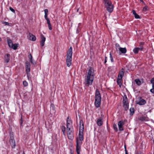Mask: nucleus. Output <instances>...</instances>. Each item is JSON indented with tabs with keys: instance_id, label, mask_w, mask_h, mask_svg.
<instances>
[{
	"instance_id": "4c0bfd02",
	"label": "nucleus",
	"mask_w": 154,
	"mask_h": 154,
	"mask_svg": "<svg viewBox=\"0 0 154 154\" xmlns=\"http://www.w3.org/2000/svg\"><path fill=\"white\" fill-rule=\"evenodd\" d=\"M152 88L150 90V91L153 93H154V85H152Z\"/></svg>"
},
{
	"instance_id": "bb28decb",
	"label": "nucleus",
	"mask_w": 154,
	"mask_h": 154,
	"mask_svg": "<svg viewBox=\"0 0 154 154\" xmlns=\"http://www.w3.org/2000/svg\"><path fill=\"white\" fill-rule=\"evenodd\" d=\"M14 140V135L12 133L10 132V140L9 141H10L11 140Z\"/></svg>"
},
{
	"instance_id": "4468645a",
	"label": "nucleus",
	"mask_w": 154,
	"mask_h": 154,
	"mask_svg": "<svg viewBox=\"0 0 154 154\" xmlns=\"http://www.w3.org/2000/svg\"><path fill=\"white\" fill-rule=\"evenodd\" d=\"M124 124V122L123 121H120L118 123V125L119 130L122 131L123 130V126Z\"/></svg>"
},
{
	"instance_id": "5701e85b",
	"label": "nucleus",
	"mask_w": 154,
	"mask_h": 154,
	"mask_svg": "<svg viewBox=\"0 0 154 154\" xmlns=\"http://www.w3.org/2000/svg\"><path fill=\"white\" fill-rule=\"evenodd\" d=\"M44 12L45 13V17L46 20L49 19L48 17V11L47 9H45L44 10Z\"/></svg>"
},
{
	"instance_id": "c85d7f7f",
	"label": "nucleus",
	"mask_w": 154,
	"mask_h": 154,
	"mask_svg": "<svg viewBox=\"0 0 154 154\" xmlns=\"http://www.w3.org/2000/svg\"><path fill=\"white\" fill-rule=\"evenodd\" d=\"M18 44H13V46L12 47H11V48H12L14 50H16L17 49V47H18Z\"/></svg>"
},
{
	"instance_id": "f3484780",
	"label": "nucleus",
	"mask_w": 154,
	"mask_h": 154,
	"mask_svg": "<svg viewBox=\"0 0 154 154\" xmlns=\"http://www.w3.org/2000/svg\"><path fill=\"white\" fill-rule=\"evenodd\" d=\"M79 127V130H81L82 131H83V130L84 129V124L83 121L82 120H80V121Z\"/></svg>"
},
{
	"instance_id": "f8f14e48",
	"label": "nucleus",
	"mask_w": 154,
	"mask_h": 154,
	"mask_svg": "<svg viewBox=\"0 0 154 154\" xmlns=\"http://www.w3.org/2000/svg\"><path fill=\"white\" fill-rule=\"evenodd\" d=\"M41 41H40L41 45L42 47L44 45L45 42V41L46 38L42 34L41 35Z\"/></svg>"
},
{
	"instance_id": "2eb2a0df",
	"label": "nucleus",
	"mask_w": 154,
	"mask_h": 154,
	"mask_svg": "<svg viewBox=\"0 0 154 154\" xmlns=\"http://www.w3.org/2000/svg\"><path fill=\"white\" fill-rule=\"evenodd\" d=\"M10 55L9 54H7L5 56V62L8 63L10 60Z\"/></svg>"
},
{
	"instance_id": "58836bf2",
	"label": "nucleus",
	"mask_w": 154,
	"mask_h": 154,
	"mask_svg": "<svg viewBox=\"0 0 154 154\" xmlns=\"http://www.w3.org/2000/svg\"><path fill=\"white\" fill-rule=\"evenodd\" d=\"M9 9L12 11V12H13V13H15V10H14V9H13L11 7H10L9 8Z\"/></svg>"
},
{
	"instance_id": "7ed1b4c3",
	"label": "nucleus",
	"mask_w": 154,
	"mask_h": 154,
	"mask_svg": "<svg viewBox=\"0 0 154 154\" xmlns=\"http://www.w3.org/2000/svg\"><path fill=\"white\" fill-rule=\"evenodd\" d=\"M95 99L94 103L95 106L97 107H98L100 104L101 98L100 93L98 89L96 91Z\"/></svg>"
},
{
	"instance_id": "1a4fd4ad",
	"label": "nucleus",
	"mask_w": 154,
	"mask_h": 154,
	"mask_svg": "<svg viewBox=\"0 0 154 154\" xmlns=\"http://www.w3.org/2000/svg\"><path fill=\"white\" fill-rule=\"evenodd\" d=\"M86 76L91 77H94V70L93 68H91L88 70V74Z\"/></svg>"
},
{
	"instance_id": "9b49d317",
	"label": "nucleus",
	"mask_w": 154,
	"mask_h": 154,
	"mask_svg": "<svg viewBox=\"0 0 154 154\" xmlns=\"http://www.w3.org/2000/svg\"><path fill=\"white\" fill-rule=\"evenodd\" d=\"M30 65L29 63L28 62H26V72L27 74L30 71Z\"/></svg>"
},
{
	"instance_id": "cd10ccee",
	"label": "nucleus",
	"mask_w": 154,
	"mask_h": 154,
	"mask_svg": "<svg viewBox=\"0 0 154 154\" xmlns=\"http://www.w3.org/2000/svg\"><path fill=\"white\" fill-rule=\"evenodd\" d=\"M135 81L136 84L138 85H140L141 84V82L139 79H136Z\"/></svg>"
},
{
	"instance_id": "4be33fe9",
	"label": "nucleus",
	"mask_w": 154,
	"mask_h": 154,
	"mask_svg": "<svg viewBox=\"0 0 154 154\" xmlns=\"http://www.w3.org/2000/svg\"><path fill=\"white\" fill-rule=\"evenodd\" d=\"M97 123L98 126H100L102 125V123H103V122L101 119H98L97 120Z\"/></svg>"
},
{
	"instance_id": "423d86ee",
	"label": "nucleus",
	"mask_w": 154,
	"mask_h": 154,
	"mask_svg": "<svg viewBox=\"0 0 154 154\" xmlns=\"http://www.w3.org/2000/svg\"><path fill=\"white\" fill-rule=\"evenodd\" d=\"M94 79V77L86 76L85 78V84L88 86L91 85L92 84Z\"/></svg>"
},
{
	"instance_id": "09e8293b",
	"label": "nucleus",
	"mask_w": 154,
	"mask_h": 154,
	"mask_svg": "<svg viewBox=\"0 0 154 154\" xmlns=\"http://www.w3.org/2000/svg\"><path fill=\"white\" fill-rule=\"evenodd\" d=\"M1 41V38L0 37V41Z\"/></svg>"
},
{
	"instance_id": "20e7f679",
	"label": "nucleus",
	"mask_w": 154,
	"mask_h": 154,
	"mask_svg": "<svg viewBox=\"0 0 154 154\" xmlns=\"http://www.w3.org/2000/svg\"><path fill=\"white\" fill-rule=\"evenodd\" d=\"M103 3L106 10L109 13L112 12L113 9V6L110 0H103Z\"/></svg>"
},
{
	"instance_id": "393cba45",
	"label": "nucleus",
	"mask_w": 154,
	"mask_h": 154,
	"mask_svg": "<svg viewBox=\"0 0 154 154\" xmlns=\"http://www.w3.org/2000/svg\"><path fill=\"white\" fill-rule=\"evenodd\" d=\"M66 127L64 126H62L61 127V130L63 132V134L64 135H66Z\"/></svg>"
},
{
	"instance_id": "ddd939ff",
	"label": "nucleus",
	"mask_w": 154,
	"mask_h": 154,
	"mask_svg": "<svg viewBox=\"0 0 154 154\" xmlns=\"http://www.w3.org/2000/svg\"><path fill=\"white\" fill-rule=\"evenodd\" d=\"M78 139L79 141L82 140L83 139V131L81 130H79V137L77 138Z\"/></svg>"
},
{
	"instance_id": "ea45409f",
	"label": "nucleus",
	"mask_w": 154,
	"mask_h": 154,
	"mask_svg": "<svg viewBox=\"0 0 154 154\" xmlns=\"http://www.w3.org/2000/svg\"><path fill=\"white\" fill-rule=\"evenodd\" d=\"M151 82L152 84V85H154V78H152L151 80Z\"/></svg>"
},
{
	"instance_id": "b1692460",
	"label": "nucleus",
	"mask_w": 154,
	"mask_h": 154,
	"mask_svg": "<svg viewBox=\"0 0 154 154\" xmlns=\"http://www.w3.org/2000/svg\"><path fill=\"white\" fill-rule=\"evenodd\" d=\"M47 22V23L48 24V27L49 29L50 30H51L52 29L51 26V24L50 22L49 19L46 20Z\"/></svg>"
},
{
	"instance_id": "aec40b11",
	"label": "nucleus",
	"mask_w": 154,
	"mask_h": 154,
	"mask_svg": "<svg viewBox=\"0 0 154 154\" xmlns=\"http://www.w3.org/2000/svg\"><path fill=\"white\" fill-rule=\"evenodd\" d=\"M10 144L11 145L12 147V148H14L15 146V140H11V141H9Z\"/></svg>"
},
{
	"instance_id": "f03ea898",
	"label": "nucleus",
	"mask_w": 154,
	"mask_h": 154,
	"mask_svg": "<svg viewBox=\"0 0 154 154\" xmlns=\"http://www.w3.org/2000/svg\"><path fill=\"white\" fill-rule=\"evenodd\" d=\"M72 54V47H70L66 55V63L68 67H69L71 64Z\"/></svg>"
},
{
	"instance_id": "c03bdc74",
	"label": "nucleus",
	"mask_w": 154,
	"mask_h": 154,
	"mask_svg": "<svg viewBox=\"0 0 154 154\" xmlns=\"http://www.w3.org/2000/svg\"><path fill=\"white\" fill-rule=\"evenodd\" d=\"M125 154H128L127 152V151L126 150V148L125 147Z\"/></svg>"
},
{
	"instance_id": "dca6fc26",
	"label": "nucleus",
	"mask_w": 154,
	"mask_h": 154,
	"mask_svg": "<svg viewBox=\"0 0 154 154\" xmlns=\"http://www.w3.org/2000/svg\"><path fill=\"white\" fill-rule=\"evenodd\" d=\"M29 39L32 41H35L36 40V37L34 35L29 34Z\"/></svg>"
},
{
	"instance_id": "f257e3e1",
	"label": "nucleus",
	"mask_w": 154,
	"mask_h": 154,
	"mask_svg": "<svg viewBox=\"0 0 154 154\" xmlns=\"http://www.w3.org/2000/svg\"><path fill=\"white\" fill-rule=\"evenodd\" d=\"M66 127L67 134L68 138L72 140L73 138V129L72 122L69 118H67V120Z\"/></svg>"
},
{
	"instance_id": "8fccbe9b",
	"label": "nucleus",
	"mask_w": 154,
	"mask_h": 154,
	"mask_svg": "<svg viewBox=\"0 0 154 154\" xmlns=\"http://www.w3.org/2000/svg\"><path fill=\"white\" fill-rule=\"evenodd\" d=\"M77 154H80V153Z\"/></svg>"
},
{
	"instance_id": "a19ab883",
	"label": "nucleus",
	"mask_w": 154,
	"mask_h": 154,
	"mask_svg": "<svg viewBox=\"0 0 154 154\" xmlns=\"http://www.w3.org/2000/svg\"><path fill=\"white\" fill-rule=\"evenodd\" d=\"M4 23L6 25L8 26L9 25V23L7 22H4Z\"/></svg>"
},
{
	"instance_id": "3c124183",
	"label": "nucleus",
	"mask_w": 154,
	"mask_h": 154,
	"mask_svg": "<svg viewBox=\"0 0 154 154\" xmlns=\"http://www.w3.org/2000/svg\"><path fill=\"white\" fill-rule=\"evenodd\" d=\"M71 154H72V153H71Z\"/></svg>"
},
{
	"instance_id": "79ce46f5",
	"label": "nucleus",
	"mask_w": 154,
	"mask_h": 154,
	"mask_svg": "<svg viewBox=\"0 0 154 154\" xmlns=\"http://www.w3.org/2000/svg\"><path fill=\"white\" fill-rule=\"evenodd\" d=\"M138 49H139V51L140 50V51H142L143 49V46H141L140 48H138Z\"/></svg>"
},
{
	"instance_id": "37998d69",
	"label": "nucleus",
	"mask_w": 154,
	"mask_h": 154,
	"mask_svg": "<svg viewBox=\"0 0 154 154\" xmlns=\"http://www.w3.org/2000/svg\"><path fill=\"white\" fill-rule=\"evenodd\" d=\"M107 57L105 56V61H104L105 63H106V62H107Z\"/></svg>"
},
{
	"instance_id": "473e14b6",
	"label": "nucleus",
	"mask_w": 154,
	"mask_h": 154,
	"mask_svg": "<svg viewBox=\"0 0 154 154\" xmlns=\"http://www.w3.org/2000/svg\"><path fill=\"white\" fill-rule=\"evenodd\" d=\"M113 128L114 130L116 131H117L118 129L117 127V125L116 124H114L113 125Z\"/></svg>"
},
{
	"instance_id": "e433bc0d",
	"label": "nucleus",
	"mask_w": 154,
	"mask_h": 154,
	"mask_svg": "<svg viewBox=\"0 0 154 154\" xmlns=\"http://www.w3.org/2000/svg\"><path fill=\"white\" fill-rule=\"evenodd\" d=\"M110 57L111 61L113 62V59L112 57V55L111 53H110Z\"/></svg>"
},
{
	"instance_id": "9d476101",
	"label": "nucleus",
	"mask_w": 154,
	"mask_h": 154,
	"mask_svg": "<svg viewBox=\"0 0 154 154\" xmlns=\"http://www.w3.org/2000/svg\"><path fill=\"white\" fill-rule=\"evenodd\" d=\"M80 143V142L79 141L78 139L76 140V151L77 154L80 153V146L79 145Z\"/></svg>"
},
{
	"instance_id": "49530a36",
	"label": "nucleus",
	"mask_w": 154,
	"mask_h": 154,
	"mask_svg": "<svg viewBox=\"0 0 154 154\" xmlns=\"http://www.w3.org/2000/svg\"><path fill=\"white\" fill-rule=\"evenodd\" d=\"M140 1L141 2H142L143 3L145 4L144 2L143 1V0H140Z\"/></svg>"
},
{
	"instance_id": "c9c22d12",
	"label": "nucleus",
	"mask_w": 154,
	"mask_h": 154,
	"mask_svg": "<svg viewBox=\"0 0 154 154\" xmlns=\"http://www.w3.org/2000/svg\"><path fill=\"white\" fill-rule=\"evenodd\" d=\"M148 8V7L147 6H145L143 9V11H146Z\"/></svg>"
},
{
	"instance_id": "6ab92c4d",
	"label": "nucleus",
	"mask_w": 154,
	"mask_h": 154,
	"mask_svg": "<svg viewBox=\"0 0 154 154\" xmlns=\"http://www.w3.org/2000/svg\"><path fill=\"white\" fill-rule=\"evenodd\" d=\"M7 42H8V44L10 48H11V47H12L13 44L12 43V41H11V40L8 39V38H7Z\"/></svg>"
},
{
	"instance_id": "a18cd8bd",
	"label": "nucleus",
	"mask_w": 154,
	"mask_h": 154,
	"mask_svg": "<svg viewBox=\"0 0 154 154\" xmlns=\"http://www.w3.org/2000/svg\"><path fill=\"white\" fill-rule=\"evenodd\" d=\"M136 154H142V153L141 152H137Z\"/></svg>"
},
{
	"instance_id": "de8ad7c7",
	"label": "nucleus",
	"mask_w": 154,
	"mask_h": 154,
	"mask_svg": "<svg viewBox=\"0 0 154 154\" xmlns=\"http://www.w3.org/2000/svg\"><path fill=\"white\" fill-rule=\"evenodd\" d=\"M143 45V43H140V45Z\"/></svg>"
},
{
	"instance_id": "f704fd0d",
	"label": "nucleus",
	"mask_w": 154,
	"mask_h": 154,
	"mask_svg": "<svg viewBox=\"0 0 154 154\" xmlns=\"http://www.w3.org/2000/svg\"><path fill=\"white\" fill-rule=\"evenodd\" d=\"M145 117H144V116H142L141 117H140L139 118V119L140 120H141V121L144 120H145Z\"/></svg>"
},
{
	"instance_id": "72a5a7b5",
	"label": "nucleus",
	"mask_w": 154,
	"mask_h": 154,
	"mask_svg": "<svg viewBox=\"0 0 154 154\" xmlns=\"http://www.w3.org/2000/svg\"><path fill=\"white\" fill-rule=\"evenodd\" d=\"M23 84L24 87H26L28 85V84L26 81H24L23 82Z\"/></svg>"
},
{
	"instance_id": "2f4dec72",
	"label": "nucleus",
	"mask_w": 154,
	"mask_h": 154,
	"mask_svg": "<svg viewBox=\"0 0 154 154\" xmlns=\"http://www.w3.org/2000/svg\"><path fill=\"white\" fill-rule=\"evenodd\" d=\"M116 48L117 50V51H118L119 49L120 48H121V47H120V46L119 44H116Z\"/></svg>"
},
{
	"instance_id": "0eeeda50",
	"label": "nucleus",
	"mask_w": 154,
	"mask_h": 154,
	"mask_svg": "<svg viewBox=\"0 0 154 154\" xmlns=\"http://www.w3.org/2000/svg\"><path fill=\"white\" fill-rule=\"evenodd\" d=\"M123 106L125 110H127L128 109V98L126 95H125L123 97Z\"/></svg>"
},
{
	"instance_id": "a878e982",
	"label": "nucleus",
	"mask_w": 154,
	"mask_h": 154,
	"mask_svg": "<svg viewBox=\"0 0 154 154\" xmlns=\"http://www.w3.org/2000/svg\"><path fill=\"white\" fill-rule=\"evenodd\" d=\"M29 59H30V61L31 63H32V64H33L35 63V62H33V60H32V57L31 54H29Z\"/></svg>"
},
{
	"instance_id": "c756f323",
	"label": "nucleus",
	"mask_w": 154,
	"mask_h": 154,
	"mask_svg": "<svg viewBox=\"0 0 154 154\" xmlns=\"http://www.w3.org/2000/svg\"><path fill=\"white\" fill-rule=\"evenodd\" d=\"M133 51L134 53H135V54L137 53L139 51L138 48L137 47V48H135L133 49Z\"/></svg>"
},
{
	"instance_id": "7c9ffc66",
	"label": "nucleus",
	"mask_w": 154,
	"mask_h": 154,
	"mask_svg": "<svg viewBox=\"0 0 154 154\" xmlns=\"http://www.w3.org/2000/svg\"><path fill=\"white\" fill-rule=\"evenodd\" d=\"M130 111L131 112V114L133 115L134 112V109L133 107L131 108L130 109Z\"/></svg>"
},
{
	"instance_id": "39448f33",
	"label": "nucleus",
	"mask_w": 154,
	"mask_h": 154,
	"mask_svg": "<svg viewBox=\"0 0 154 154\" xmlns=\"http://www.w3.org/2000/svg\"><path fill=\"white\" fill-rule=\"evenodd\" d=\"M124 71L123 69H122L120 71L117 80L118 84L121 87L122 85L121 81L124 75Z\"/></svg>"
},
{
	"instance_id": "412c9836",
	"label": "nucleus",
	"mask_w": 154,
	"mask_h": 154,
	"mask_svg": "<svg viewBox=\"0 0 154 154\" xmlns=\"http://www.w3.org/2000/svg\"><path fill=\"white\" fill-rule=\"evenodd\" d=\"M132 13L134 15V17L136 19H139L140 18V17L135 12V11L133 10L132 11Z\"/></svg>"
},
{
	"instance_id": "6e6552de",
	"label": "nucleus",
	"mask_w": 154,
	"mask_h": 154,
	"mask_svg": "<svg viewBox=\"0 0 154 154\" xmlns=\"http://www.w3.org/2000/svg\"><path fill=\"white\" fill-rule=\"evenodd\" d=\"M136 103L140 105H143L146 103V101L141 97H138L136 100Z\"/></svg>"
},
{
	"instance_id": "a211bd4d",
	"label": "nucleus",
	"mask_w": 154,
	"mask_h": 154,
	"mask_svg": "<svg viewBox=\"0 0 154 154\" xmlns=\"http://www.w3.org/2000/svg\"><path fill=\"white\" fill-rule=\"evenodd\" d=\"M119 51L122 54H125L127 52V50L125 48H119Z\"/></svg>"
}]
</instances>
